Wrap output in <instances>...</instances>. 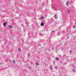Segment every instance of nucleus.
<instances>
[{
  "label": "nucleus",
  "mask_w": 76,
  "mask_h": 76,
  "mask_svg": "<svg viewBox=\"0 0 76 76\" xmlns=\"http://www.w3.org/2000/svg\"><path fill=\"white\" fill-rule=\"evenodd\" d=\"M68 12H69V11H68Z\"/></svg>",
  "instance_id": "a211bd4d"
},
{
  "label": "nucleus",
  "mask_w": 76,
  "mask_h": 76,
  "mask_svg": "<svg viewBox=\"0 0 76 76\" xmlns=\"http://www.w3.org/2000/svg\"><path fill=\"white\" fill-rule=\"evenodd\" d=\"M41 26H43L44 25V23H41L40 24Z\"/></svg>",
  "instance_id": "7ed1b4c3"
},
{
  "label": "nucleus",
  "mask_w": 76,
  "mask_h": 76,
  "mask_svg": "<svg viewBox=\"0 0 76 76\" xmlns=\"http://www.w3.org/2000/svg\"><path fill=\"white\" fill-rule=\"evenodd\" d=\"M2 64L1 63H0V64Z\"/></svg>",
  "instance_id": "dca6fc26"
},
{
  "label": "nucleus",
  "mask_w": 76,
  "mask_h": 76,
  "mask_svg": "<svg viewBox=\"0 0 76 76\" xmlns=\"http://www.w3.org/2000/svg\"><path fill=\"white\" fill-rule=\"evenodd\" d=\"M10 62H11V61H12L11 60H10Z\"/></svg>",
  "instance_id": "ddd939ff"
},
{
  "label": "nucleus",
  "mask_w": 76,
  "mask_h": 76,
  "mask_svg": "<svg viewBox=\"0 0 76 76\" xmlns=\"http://www.w3.org/2000/svg\"><path fill=\"white\" fill-rule=\"evenodd\" d=\"M12 63L13 64H15V61L13 60Z\"/></svg>",
  "instance_id": "0eeeda50"
},
{
  "label": "nucleus",
  "mask_w": 76,
  "mask_h": 76,
  "mask_svg": "<svg viewBox=\"0 0 76 76\" xmlns=\"http://www.w3.org/2000/svg\"><path fill=\"white\" fill-rule=\"evenodd\" d=\"M53 32V31H52V32Z\"/></svg>",
  "instance_id": "f3484780"
},
{
  "label": "nucleus",
  "mask_w": 76,
  "mask_h": 76,
  "mask_svg": "<svg viewBox=\"0 0 76 76\" xmlns=\"http://www.w3.org/2000/svg\"><path fill=\"white\" fill-rule=\"evenodd\" d=\"M18 51H19V52H20L21 51V49L20 48H19L18 49Z\"/></svg>",
  "instance_id": "423d86ee"
},
{
  "label": "nucleus",
  "mask_w": 76,
  "mask_h": 76,
  "mask_svg": "<svg viewBox=\"0 0 76 76\" xmlns=\"http://www.w3.org/2000/svg\"><path fill=\"white\" fill-rule=\"evenodd\" d=\"M69 1H68L66 3V5H68V4H69Z\"/></svg>",
  "instance_id": "1a4fd4ad"
},
{
  "label": "nucleus",
  "mask_w": 76,
  "mask_h": 76,
  "mask_svg": "<svg viewBox=\"0 0 76 76\" xmlns=\"http://www.w3.org/2000/svg\"><path fill=\"white\" fill-rule=\"evenodd\" d=\"M54 17H56V15H55L54 16Z\"/></svg>",
  "instance_id": "4468645a"
},
{
  "label": "nucleus",
  "mask_w": 76,
  "mask_h": 76,
  "mask_svg": "<svg viewBox=\"0 0 76 76\" xmlns=\"http://www.w3.org/2000/svg\"><path fill=\"white\" fill-rule=\"evenodd\" d=\"M69 53H72V50H70V51H69Z\"/></svg>",
  "instance_id": "9d476101"
},
{
  "label": "nucleus",
  "mask_w": 76,
  "mask_h": 76,
  "mask_svg": "<svg viewBox=\"0 0 76 76\" xmlns=\"http://www.w3.org/2000/svg\"><path fill=\"white\" fill-rule=\"evenodd\" d=\"M3 25L4 26H6V25H7V23H6V22H4L3 23Z\"/></svg>",
  "instance_id": "f03ea898"
},
{
  "label": "nucleus",
  "mask_w": 76,
  "mask_h": 76,
  "mask_svg": "<svg viewBox=\"0 0 76 76\" xmlns=\"http://www.w3.org/2000/svg\"><path fill=\"white\" fill-rule=\"evenodd\" d=\"M8 28H12V25H8Z\"/></svg>",
  "instance_id": "f257e3e1"
},
{
  "label": "nucleus",
  "mask_w": 76,
  "mask_h": 76,
  "mask_svg": "<svg viewBox=\"0 0 76 76\" xmlns=\"http://www.w3.org/2000/svg\"><path fill=\"white\" fill-rule=\"evenodd\" d=\"M55 59L56 60H59V58H56Z\"/></svg>",
  "instance_id": "39448f33"
},
{
  "label": "nucleus",
  "mask_w": 76,
  "mask_h": 76,
  "mask_svg": "<svg viewBox=\"0 0 76 76\" xmlns=\"http://www.w3.org/2000/svg\"><path fill=\"white\" fill-rule=\"evenodd\" d=\"M44 17H41L40 18L42 20V19H44Z\"/></svg>",
  "instance_id": "20e7f679"
},
{
  "label": "nucleus",
  "mask_w": 76,
  "mask_h": 76,
  "mask_svg": "<svg viewBox=\"0 0 76 76\" xmlns=\"http://www.w3.org/2000/svg\"><path fill=\"white\" fill-rule=\"evenodd\" d=\"M36 64L37 66H39V63H36Z\"/></svg>",
  "instance_id": "6e6552de"
},
{
  "label": "nucleus",
  "mask_w": 76,
  "mask_h": 76,
  "mask_svg": "<svg viewBox=\"0 0 76 76\" xmlns=\"http://www.w3.org/2000/svg\"><path fill=\"white\" fill-rule=\"evenodd\" d=\"M55 9H56V10H57V9L56 8H55Z\"/></svg>",
  "instance_id": "2eb2a0df"
},
{
  "label": "nucleus",
  "mask_w": 76,
  "mask_h": 76,
  "mask_svg": "<svg viewBox=\"0 0 76 76\" xmlns=\"http://www.w3.org/2000/svg\"><path fill=\"white\" fill-rule=\"evenodd\" d=\"M72 71H73V72H75V70L74 69H72Z\"/></svg>",
  "instance_id": "9b49d317"
},
{
  "label": "nucleus",
  "mask_w": 76,
  "mask_h": 76,
  "mask_svg": "<svg viewBox=\"0 0 76 76\" xmlns=\"http://www.w3.org/2000/svg\"><path fill=\"white\" fill-rule=\"evenodd\" d=\"M75 25H76V23H75Z\"/></svg>",
  "instance_id": "6ab92c4d"
},
{
  "label": "nucleus",
  "mask_w": 76,
  "mask_h": 76,
  "mask_svg": "<svg viewBox=\"0 0 76 76\" xmlns=\"http://www.w3.org/2000/svg\"><path fill=\"white\" fill-rule=\"evenodd\" d=\"M73 28H75V26H73Z\"/></svg>",
  "instance_id": "f8f14e48"
}]
</instances>
